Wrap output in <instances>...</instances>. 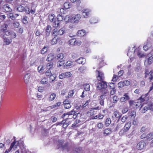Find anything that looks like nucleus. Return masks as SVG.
<instances>
[{
    "label": "nucleus",
    "mask_w": 153,
    "mask_h": 153,
    "mask_svg": "<svg viewBox=\"0 0 153 153\" xmlns=\"http://www.w3.org/2000/svg\"><path fill=\"white\" fill-rule=\"evenodd\" d=\"M146 57L144 62V64L146 66L151 64L153 62V49L147 55Z\"/></svg>",
    "instance_id": "nucleus-1"
},
{
    "label": "nucleus",
    "mask_w": 153,
    "mask_h": 153,
    "mask_svg": "<svg viewBox=\"0 0 153 153\" xmlns=\"http://www.w3.org/2000/svg\"><path fill=\"white\" fill-rule=\"evenodd\" d=\"M91 12V10L88 8L84 9L81 11L83 17L85 18H88L90 16Z\"/></svg>",
    "instance_id": "nucleus-2"
},
{
    "label": "nucleus",
    "mask_w": 153,
    "mask_h": 153,
    "mask_svg": "<svg viewBox=\"0 0 153 153\" xmlns=\"http://www.w3.org/2000/svg\"><path fill=\"white\" fill-rule=\"evenodd\" d=\"M65 28L62 27V28L58 30L56 29H54L53 30V33L55 36L58 35H62L65 32Z\"/></svg>",
    "instance_id": "nucleus-3"
},
{
    "label": "nucleus",
    "mask_w": 153,
    "mask_h": 153,
    "mask_svg": "<svg viewBox=\"0 0 153 153\" xmlns=\"http://www.w3.org/2000/svg\"><path fill=\"white\" fill-rule=\"evenodd\" d=\"M81 18V16L79 14H77L71 18V20L72 22V23H77L79 22V21Z\"/></svg>",
    "instance_id": "nucleus-4"
},
{
    "label": "nucleus",
    "mask_w": 153,
    "mask_h": 153,
    "mask_svg": "<svg viewBox=\"0 0 153 153\" xmlns=\"http://www.w3.org/2000/svg\"><path fill=\"white\" fill-rule=\"evenodd\" d=\"M13 138L15 139V137H13ZM19 146L18 143L17 141H16V140L14 139V141L11 143L10 147L9 148V151H11L13 149L14 150L16 149Z\"/></svg>",
    "instance_id": "nucleus-5"
},
{
    "label": "nucleus",
    "mask_w": 153,
    "mask_h": 153,
    "mask_svg": "<svg viewBox=\"0 0 153 153\" xmlns=\"http://www.w3.org/2000/svg\"><path fill=\"white\" fill-rule=\"evenodd\" d=\"M107 87V85L106 82L104 81L98 83L97 86V88L99 90H102L106 88Z\"/></svg>",
    "instance_id": "nucleus-6"
},
{
    "label": "nucleus",
    "mask_w": 153,
    "mask_h": 153,
    "mask_svg": "<svg viewBox=\"0 0 153 153\" xmlns=\"http://www.w3.org/2000/svg\"><path fill=\"white\" fill-rule=\"evenodd\" d=\"M17 141V143H18V146L19 147L20 149H21V152L24 153V152H27L26 149L25 148L23 141L22 140H20Z\"/></svg>",
    "instance_id": "nucleus-7"
},
{
    "label": "nucleus",
    "mask_w": 153,
    "mask_h": 153,
    "mask_svg": "<svg viewBox=\"0 0 153 153\" xmlns=\"http://www.w3.org/2000/svg\"><path fill=\"white\" fill-rule=\"evenodd\" d=\"M123 96V97H122L120 98V102H125L126 101L130 99V97L128 93H126L124 94Z\"/></svg>",
    "instance_id": "nucleus-8"
},
{
    "label": "nucleus",
    "mask_w": 153,
    "mask_h": 153,
    "mask_svg": "<svg viewBox=\"0 0 153 153\" xmlns=\"http://www.w3.org/2000/svg\"><path fill=\"white\" fill-rule=\"evenodd\" d=\"M146 145V143L143 140L139 142L136 146V148L138 150L143 149Z\"/></svg>",
    "instance_id": "nucleus-9"
},
{
    "label": "nucleus",
    "mask_w": 153,
    "mask_h": 153,
    "mask_svg": "<svg viewBox=\"0 0 153 153\" xmlns=\"http://www.w3.org/2000/svg\"><path fill=\"white\" fill-rule=\"evenodd\" d=\"M3 39L4 45H8L12 42L11 38L6 37L4 35L3 36Z\"/></svg>",
    "instance_id": "nucleus-10"
},
{
    "label": "nucleus",
    "mask_w": 153,
    "mask_h": 153,
    "mask_svg": "<svg viewBox=\"0 0 153 153\" xmlns=\"http://www.w3.org/2000/svg\"><path fill=\"white\" fill-rule=\"evenodd\" d=\"M96 73L97 74H98L97 79L98 80L101 81L103 80L104 75L103 73L102 72L98 70H97Z\"/></svg>",
    "instance_id": "nucleus-11"
},
{
    "label": "nucleus",
    "mask_w": 153,
    "mask_h": 153,
    "mask_svg": "<svg viewBox=\"0 0 153 153\" xmlns=\"http://www.w3.org/2000/svg\"><path fill=\"white\" fill-rule=\"evenodd\" d=\"M105 97L102 95H100L98 96V101L100 105L101 106L103 107L104 105V100Z\"/></svg>",
    "instance_id": "nucleus-12"
},
{
    "label": "nucleus",
    "mask_w": 153,
    "mask_h": 153,
    "mask_svg": "<svg viewBox=\"0 0 153 153\" xmlns=\"http://www.w3.org/2000/svg\"><path fill=\"white\" fill-rule=\"evenodd\" d=\"M50 21L51 22H52V24L53 27H56L59 25V22L54 18Z\"/></svg>",
    "instance_id": "nucleus-13"
},
{
    "label": "nucleus",
    "mask_w": 153,
    "mask_h": 153,
    "mask_svg": "<svg viewBox=\"0 0 153 153\" xmlns=\"http://www.w3.org/2000/svg\"><path fill=\"white\" fill-rule=\"evenodd\" d=\"M100 92L102 94L101 95H102L103 97H104L108 95L109 94V91L106 88L101 90Z\"/></svg>",
    "instance_id": "nucleus-14"
},
{
    "label": "nucleus",
    "mask_w": 153,
    "mask_h": 153,
    "mask_svg": "<svg viewBox=\"0 0 153 153\" xmlns=\"http://www.w3.org/2000/svg\"><path fill=\"white\" fill-rule=\"evenodd\" d=\"M133 51L135 54L136 53L139 57H142L144 56L143 54L142 53L139 48L136 49L135 50H134Z\"/></svg>",
    "instance_id": "nucleus-15"
},
{
    "label": "nucleus",
    "mask_w": 153,
    "mask_h": 153,
    "mask_svg": "<svg viewBox=\"0 0 153 153\" xmlns=\"http://www.w3.org/2000/svg\"><path fill=\"white\" fill-rule=\"evenodd\" d=\"M30 74L29 73L26 74L24 77V82L26 84H27L29 82Z\"/></svg>",
    "instance_id": "nucleus-16"
},
{
    "label": "nucleus",
    "mask_w": 153,
    "mask_h": 153,
    "mask_svg": "<svg viewBox=\"0 0 153 153\" xmlns=\"http://www.w3.org/2000/svg\"><path fill=\"white\" fill-rule=\"evenodd\" d=\"M63 141H62L61 142H60V145H61L62 148L63 149V150H66L67 151H68V143H65L64 145H62Z\"/></svg>",
    "instance_id": "nucleus-17"
},
{
    "label": "nucleus",
    "mask_w": 153,
    "mask_h": 153,
    "mask_svg": "<svg viewBox=\"0 0 153 153\" xmlns=\"http://www.w3.org/2000/svg\"><path fill=\"white\" fill-rule=\"evenodd\" d=\"M86 32L85 31L83 30H80L78 31L77 34L79 37H82L84 36L86 34Z\"/></svg>",
    "instance_id": "nucleus-18"
},
{
    "label": "nucleus",
    "mask_w": 153,
    "mask_h": 153,
    "mask_svg": "<svg viewBox=\"0 0 153 153\" xmlns=\"http://www.w3.org/2000/svg\"><path fill=\"white\" fill-rule=\"evenodd\" d=\"M3 8L6 12H10L12 11V9L9 6L8 4H6L4 5Z\"/></svg>",
    "instance_id": "nucleus-19"
},
{
    "label": "nucleus",
    "mask_w": 153,
    "mask_h": 153,
    "mask_svg": "<svg viewBox=\"0 0 153 153\" xmlns=\"http://www.w3.org/2000/svg\"><path fill=\"white\" fill-rule=\"evenodd\" d=\"M55 58H56V57L54 54L53 53H50L48 55L46 60L48 61H51Z\"/></svg>",
    "instance_id": "nucleus-20"
},
{
    "label": "nucleus",
    "mask_w": 153,
    "mask_h": 153,
    "mask_svg": "<svg viewBox=\"0 0 153 153\" xmlns=\"http://www.w3.org/2000/svg\"><path fill=\"white\" fill-rule=\"evenodd\" d=\"M56 97V94L54 93H52L48 98V100L49 101H51L54 100Z\"/></svg>",
    "instance_id": "nucleus-21"
},
{
    "label": "nucleus",
    "mask_w": 153,
    "mask_h": 153,
    "mask_svg": "<svg viewBox=\"0 0 153 153\" xmlns=\"http://www.w3.org/2000/svg\"><path fill=\"white\" fill-rule=\"evenodd\" d=\"M131 126V122H128L125 124L123 128L127 131L129 129Z\"/></svg>",
    "instance_id": "nucleus-22"
},
{
    "label": "nucleus",
    "mask_w": 153,
    "mask_h": 153,
    "mask_svg": "<svg viewBox=\"0 0 153 153\" xmlns=\"http://www.w3.org/2000/svg\"><path fill=\"white\" fill-rule=\"evenodd\" d=\"M63 103L64 107L66 109H68L71 107L70 104L68 102V101H64L63 102Z\"/></svg>",
    "instance_id": "nucleus-23"
},
{
    "label": "nucleus",
    "mask_w": 153,
    "mask_h": 153,
    "mask_svg": "<svg viewBox=\"0 0 153 153\" xmlns=\"http://www.w3.org/2000/svg\"><path fill=\"white\" fill-rule=\"evenodd\" d=\"M45 68L42 65H40L38 67V72L40 74H43L44 72Z\"/></svg>",
    "instance_id": "nucleus-24"
},
{
    "label": "nucleus",
    "mask_w": 153,
    "mask_h": 153,
    "mask_svg": "<svg viewBox=\"0 0 153 153\" xmlns=\"http://www.w3.org/2000/svg\"><path fill=\"white\" fill-rule=\"evenodd\" d=\"M64 55L63 53H59L57 55L56 57V58L57 59L59 60V62H62V59L64 57Z\"/></svg>",
    "instance_id": "nucleus-25"
},
{
    "label": "nucleus",
    "mask_w": 153,
    "mask_h": 153,
    "mask_svg": "<svg viewBox=\"0 0 153 153\" xmlns=\"http://www.w3.org/2000/svg\"><path fill=\"white\" fill-rule=\"evenodd\" d=\"M85 60L83 58L81 57L77 59L76 61L79 64H83L85 63Z\"/></svg>",
    "instance_id": "nucleus-26"
},
{
    "label": "nucleus",
    "mask_w": 153,
    "mask_h": 153,
    "mask_svg": "<svg viewBox=\"0 0 153 153\" xmlns=\"http://www.w3.org/2000/svg\"><path fill=\"white\" fill-rule=\"evenodd\" d=\"M25 9V7L20 5H18L17 6V10L19 12L23 11Z\"/></svg>",
    "instance_id": "nucleus-27"
},
{
    "label": "nucleus",
    "mask_w": 153,
    "mask_h": 153,
    "mask_svg": "<svg viewBox=\"0 0 153 153\" xmlns=\"http://www.w3.org/2000/svg\"><path fill=\"white\" fill-rule=\"evenodd\" d=\"M56 78V76L54 74H52L49 77V82H52L55 80Z\"/></svg>",
    "instance_id": "nucleus-28"
},
{
    "label": "nucleus",
    "mask_w": 153,
    "mask_h": 153,
    "mask_svg": "<svg viewBox=\"0 0 153 153\" xmlns=\"http://www.w3.org/2000/svg\"><path fill=\"white\" fill-rule=\"evenodd\" d=\"M64 20L66 23L68 22L72 23V22L71 21V18H70L69 16H66L64 18Z\"/></svg>",
    "instance_id": "nucleus-29"
},
{
    "label": "nucleus",
    "mask_w": 153,
    "mask_h": 153,
    "mask_svg": "<svg viewBox=\"0 0 153 153\" xmlns=\"http://www.w3.org/2000/svg\"><path fill=\"white\" fill-rule=\"evenodd\" d=\"M86 69V67L82 66L80 67L78 69V70L80 73H82L84 72Z\"/></svg>",
    "instance_id": "nucleus-30"
},
{
    "label": "nucleus",
    "mask_w": 153,
    "mask_h": 153,
    "mask_svg": "<svg viewBox=\"0 0 153 153\" xmlns=\"http://www.w3.org/2000/svg\"><path fill=\"white\" fill-rule=\"evenodd\" d=\"M84 89L85 91H88L90 90V85L88 84H85L84 85Z\"/></svg>",
    "instance_id": "nucleus-31"
},
{
    "label": "nucleus",
    "mask_w": 153,
    "mask_h": 153,
    "mask_svg": "<svg viewBox=\"0 0 153 153\" xmlns=\"http://www.w3.org/2000/svg\"><path fill=\"white\" fill-rule=\"evenodd\" d=\"M153 138V134L150 133L146 135V139L148 140H150Z\"/></svg>",
    "instance_id": "nucleus-32"
},
{
    "label": "nucleus",
    "mask_w": 153,
    "mask_h": 153,
    "mask_svg": "<svg viewBox=\"0 0 153 153\" xmlns=\"http://www.w3.org/2000/svg\"><path fill=\"white\" fill-rule=\"evenodd\" d=\"M76 39H70L68 41L69 44L71 45H73L75 44Z\"/></svg>",
    "instance_id": "nucleus-33"
},
{
    "label": "nucleus",
    "mask_w": 153,
    "mask_h": 153,
    "mask_svg": "<svg viewBox=\"0 0 153 153\" xmlns=\"http://www.w3.org/2000/svg\"><path fill=\"white\" fill-rule=\"evenodd\" d=\"M40 82L43 85L47 84L48 83V80L45 78L42 79Z\"/></svg>",
    "instance_id": "nucleus-34"
},
{
    "label": "nucleus",
    "mask_w": 153,
    "mask_h": 153,
    "mask_svg": "<svg viewBox=\"0 0 153 153\" xmlns=\"http://www.w3.org/2000/svg\"><path fill=\"white\" fill-rule=\"evenodd\" d=\"M111 131L110 128H108L104 130V134L105 135H106L108 134L111 133Z\"/></svg>",
    "instance_id": "nucleus-35"
},
{
    "label": "nucleus",
    "mask_w": 153,
    "mask_h": 153,
    "mask_svg": "<svg viewBox=\"0 0 153 153\" xmlns=\"http://www.w3.org/2000/svg\"><path fill=\"white\" fill-rule=\"evenodd\" d=\"M71 7V4L68 2H65L64 4V8L65 9H67L70 8Z\"/></svg>",
    "instance_id": "nucleus-36"
},
{
    "label": "nucleus",
    "mask_w": 153,
    "mask_h": 153,
    "mask_svg": "<svg viewBox=\"0 0 153 153\" xmlns=\"http://www.w3.org/2000/svg\"><path fill=\"white\" fill-rule=\"evenodd\" d=\"M73 65L72 62L71 61H68L64 65V67H68L72 66Z\"/></svg>",
    "instance_id": "nucleus-37"
},
{
    "label": "nucleus",
    "mask_w": 153,
    "mask_h": 153,
    "mask_svg": "<svg viewBox=\"0 0 153 153\" xmlns=\"http://www.w3.org/2000/svg\"><path fill=\"white\" fill-rule=\"evenodd\" d=\"M111 123V120L110 118H107L105 120V125L106 126H108Z\"/></svg>",
    "instance_id": "nucleus-38"
},
{
    "label": "nucleus",
    "mask_w": 153,
    "mask_h": 153,
    "mask_svg": "<svg viewBox=\"0 0 153 153\" xmlns=\"http://www.w3.org/2000/svg\"><path fill=\"white\" fill-rule=\"evenodd\" d=\"M126 132L127 131L123 128L120 131L119 134L120 135H123L126 134Z\"/></svg>",
    "instance_id": "nucleus-39"
},
{
    "label": "nucleus",
    "mask_w": 153,
    "mask_h": 153,
    "mask_svg": "<svg viewBox=\"0 0 153 153\" xmlns=\"http://www.w3.org/2000/svg\"><path fill=\"white\" fill-rule=\"evenodd\" d=\"M76 111L74 110H72L70 112H68L66 113H65L64 114V116H65L67 115H71L74 114H75L76 112Z\"/></svg>",
    "instance_id": "nucleus-40"
},
{
    "label": "nucleus",
    "mask_w": 153,
    "mask_h": 153,
    "mask_svg": "<svg viewBox=\"0 0 153 153\" xmlns=\"http://www.w3.org/2000/svg\"><path fill=\"white\" fill-rule=\"evenodd\" d=\"M53 63L52 62H50L48 63L46 65V67L48 69V70H50L53 67Z\"/></svg>",
    "instance_id": "nucleus-41"
},
{
    "label": "nucleus",
    "mask_w": 153,
    "mask_h": 153,
    "mask_svg": "<svg viewBox=\"0 0 153 153\" xmlns=\"http://www.w3.org/2000/svg\"><path fill=\"white\" fill-rule=\"evenodd\" d=\"M74 90H72L68 92V97L69 98L71 97L74 94Z\"/></svg>",
    "instance_id": "nucleus-42"
},
{
    "label": "nucleus",
    "mask_w": 153,
    "mask_h": 153,
    "mask_svg": "<svg viewBox=\"0 0 153 153\" xmlns=\"http://www.w3.org/2000/svg\"><path fill=\"white\" fill-rule=\"evenodd\" d=\"M94 111L93 110H91L87 112V114L88 116H92L94 114Z\"/></svg>",
    "instance_id": "nucleus-43"
},
{
    "label": "nucleus",
    "mask_w": 153,
    "mask_h": 153,
    "mask_svg": "<svg viewBox=\"0 0 153 153\" xmlns=\"http://www.w3.org/2000/svg\"><path fill=\"white\" fill-rule=\"evenodd\" d=\"M118 100V98L117 96L114 95L113 97V103H117Z\"/></svg>",
    "instance_id": "nucleus-44"
},
{
    "label": "nucleus",
    "mask_w": 153,
    "mask_h": 153,
    "mask_svg": "<svg viewBox=\"0 0 153 153\" xmlns=\"http://www.w3.org/2000/svg\"><path fill=\"white\" fill-rule=\"evenodd\" d=\"M136 114V112L134 111H131V112L129 113V115L131 117H133L134 118L135 117Z\"/></svg>",
    "instance_id": "nucleus-45"
},
{
    "label": "nucleus",
    "mask_w": 153,
    "mask_h": 153,
    "mask_svg": "<svg viewBox=\"0 0 153 153\" xmlns=\"http://www.w3.org/2000/svg\"><path fill=\"white\" fill-rule=\"evenodd\" d=\"M128 117L126 115H125L121 118V121L122 123H124L126 121Z\"/></svg>",
    "instance_id": "nucleus-46"
},
{
    "label": "nucleus",
    "mask_w": 153,
    "mask_h": 153,
    "mask_svg": "<svg viewBox=\"0 0 153 153\" xmlns=\"http://www.w3.org/2000/svg\"><path fill=\"white\" fill-rule=\"evenodd\" d=\"M114 115L116 118H118L120 117L119 112L117 111H114Z\"/></svg>",
    "instance_id": "nucleus-47"
},
{
    "label": "nucleus",
    "mask_w": 153,
    "mask_h": 153,
    "mask_svg": "<svg viewBox=\"0 0 153 153\" xmlns=\"http://www.w3.org/2000/svg\"><path fill=\"white\" fill-rule=\"evenodd\" d=\"M8 17L9 18H10L11 19L14 20L15 19V16L13 15V14L12 13H10L8 15Z\"/></svg>",
    "instance_id": "nucleus-48"
},
{
    "label": "nucleus",
    "mask_w": 153,
    "mask_h": 153,
    "mask_svg": "<svg viewBox=\"0 0 153 153\" xmlns=\"http://www.w3.org/2000/svg\"><path fill=\"white\" fill-rule=\"evenodd\" d=\"M57 21H58L59 22V21H61L63 20V17L62 16L60 15H58L57 16Z\"/></svg>",
    "instance_id": "nucleus-49"
},
{
    "label": "nucleus",
    "mask_w": 153,
    "mask_h": 153,
    "mask_svg": "<svg viewBox=\"0 0 153 153\" xmlns=\"http://www.w3.org/2000/svg\"><path fill=\"white\" fill-rule=\"evenodd\" d=\"M149 79L151 80L153 79V72L150 71L148 74Z\"/></svg>",
    "instance_id": "nucleus-50"
},
{
    "label": "nucleus",
    "mask_w": 153,
    "mask_h": 153,
    "mask_svg": "<svg viewBox=\"0 0 153 153\" xmlns=\"http://www.w3.org/2000/svg\"><path fill=\"white\" fill-rule=\"evenodd\" d=\"M45 74L47 76H50L52 74L50 70H48L45 73Z\"/></svg>",
    "instance_id": "nucleus-51"
},
{
    "label": "nucleus",
    "mask_w": 153,
    "mask_h": 153,
    "mask_svg": "<svg viewBox=\"0 0 153 153\" xmlns=\"http://www.w3.org/2000/svg\"><path fill=\"white\" fill-rule=\"evenodd\" d=\"M123 82L124 85L125 86H128L130 84V82L128 80H126L123 81Z\"/></svg>",
    "instance_id": "nucleus-52"
},
{
    "label": "nucleus",
    "mask_w": 153,
    "mask_h": 153,
    "mask_svg": "<svg viewBox=\"0 0 153 153\" xmlns=\"http://www.w3.org/2000/svg\"><path fill=\"white\" fill-rule=\"evenodd\" d=\"M36 97L37 98V99L40 100L42 97V96L40 94L37 93L36 94Z\"/></svg>",
    "instance_id": "nucleus-53"
},
{
    "label": "nucleus",
    "mask_w": 153,
    "mask_h": 153,
    "mask_svg": "<svg viewBox=\"0 0 153 153\" xmlns=\"http://www.w3.org/2000/svg\"><path fill=\"white\" fill-rule=\"evenodd\" d=\"M118 87L119 88H122L124 85L123 81H122L118 84Z\"/></svg>",
    "instance_id": "nucleus-54"
},
{
    "label": "nucleus",
    "mask_w": 153,
    "mask_h": 153,
    "mask_svg": "<svg viewBox=\"0 0 153 153\" xmlns=\"http://www.w3.org/2000/svg\"><path fill=\"white\" fill-rule=\"evenodd\" d=\"M10 36L11 38H16V33L13 31H11Z\"/></svg>",
    "instance_id": "nucleus-55"
},
{
    "label": "nucleus",
    "mask_w": 153,
    "mask_h": 153,
    "mask_svg": "<svg viewBox=\"0 0 153 153\" xmlns=\"http://www.w3.org/2000/svg\"><path fill=\"white\" fill-rule=\"evenodd\" d=\"M65 77H69L71 76V75L70 72H66L64 73Z\"/></svg>",
    "instance_id": "nucleus-56"
},
{
    "label": "nucleus",
    "mask_w": 153,
    "mask_h": 153,
    "mask_svg": "<svg viewBox=\"0 0 153 153\" xmlns=\"http://www.w3.org/2000/svg\"><path fill=\"white\" fill-rule=\"evenodd\" d=\"M90 102V100H87L82 105V107L84 108V107H85L86 106H87L88 105Z\"/></svg>",
    "instance_id": "nucleus-57"
},
{
    "label": "nucleus",
    "mask_w": 153,
    "mask_h": 153,
    "mask_svg": "<svg viewBox=\"0 0 153 153\" xmlns=\"http://www.w3.org/2000/svg\"><path fill=\"white\" fill-rule=\"evenodd\" d=\"M51 27L49 25H47L46 29V31L50 32L51 31Z\"/></svg>",
    "instance_id": "nucleus-58"
},
{
    "label": "nucleus",
    "mask_w": 153,
    "mask_h": 153,
    "mask_svg": "<svg viewBox=\"0 0 153 153\" xmlns=\"http://www.w3.org/2000/svg\"><path fill=\"white\" fill-rule=\"evenodd\" d=\"M122 126L121 123H119L117 124V126L114 129L115 130V131H117L118 130L120 129V128L122 127Z\"/></svg>",
    "instance_id": "nucleus-59"
},
{
    "label": "nucleus",
    "mask_w": 153,
    "mask_h": 153,
    "mask_svg": "<svg viewBox=\"0 0 153 153\" xmlns=\"http://www.w3.org/2000/svg\"><path fill=\"white\" fill-rule=\"evenodd\" d=\"M61 104V102H57L56 104L53 105L52 106H51V108H54L57 106H60Z\"/></svg>",
    "instance_id": "nucleus-60"
},
{
    "label": "nucleus",
    "mask_w": 153,
    "mask_h": 153,
    "mask_svg": "<svg viewBox=\"0 0 153 153\" xmlns=\"http://www.w3.org/2000/svg\"><path fill=\"white\" fill-rule=\"evenodd\" d=\"M57 40L55 38H53L52 39L51 42V44L52 45H53L55 44H56L57 43Z\"/></svg>",
    "instance_id": "nucleus-61"
},
{
    "label": "nucleus",
    "mask_w": 153,
    "mask_h": 153,
    "mask_svg": "<svg viewBox=\"0 0 153 153\" xmlns=\"http://www.w3.org/2000/svg\"><path fill=\"white\" fill-rule=\"evenodd\" d=\"M47 51V48H46L44 47L42 50L41 51V53L42 54H44Z\"/></svg>",
    "instance_id": "nucleus-62"
},
{
    "label": "nucleus",
    "mask_w": 153,
    "mask_h": 153,
    "mask_svg": "<svg viewBox=\"0 0 153 153\" xmlns=\"http://www.w3.org/2000/svg\"><path fill=\"white\" fill-rule=\"evenodd\" d=\"M59 77L60 79H62L65 77V73H63L60 74L59 76Z\"/></svg>",
    "instance_id": "nucleus-63"
},
{
    "label": "nucleus",
    "mask_w": 153,
    "mask_h": 153,
    "mask_svg": "<svg viewBox=\"0 0 153 153\" xmlns=\"http://www.w3.org/2000/svg\"><path fill=\"white\" fill-rule=\"evenodd\" d=\"M82 43V42L80 40H76L75 42V44L76 45L79 46L81 45Z\"/></svg>",
    "instance_id": "nucleus-64"
}]
</instances>
